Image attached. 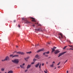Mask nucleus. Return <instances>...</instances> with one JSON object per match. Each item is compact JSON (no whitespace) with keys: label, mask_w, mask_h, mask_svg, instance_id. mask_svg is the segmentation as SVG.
<instances>
[{"label":"nucleus","mask_w":73,"mask_h":73,"mask_svg":"<svg viewBox=\"0 0 73 73\" xmlns=\"http://www.w3.org/2000/svg\"><path fill=\"white\" fill-rule=\"evenodd\" d=\"M22 19L23 20H24L25 23H26V24H28L29 23V22L27 20V19L24 18H22Z\"/></svg>","instance_id":"f257e3e1"},{"label":"nucleus","mask_w":73,"mask_h":73,"mask_svg":"<svg viewBox=\"0 0 73 73\" xmlns=\"http://www.w3.org/2000/svg\"><path fill=\"white\" fill-rule=\"evenodd\" d=\"M12 61L14 63H16V64H18L19 62V60L17 59H15L13 60H12Z\"/></svg>","instance_id":"f03ea898"},{"label":"nucleus","mask_w":73,"mask_h":73,"mask_svg":"<svg viewBox=\"0 0 73 73\" xmlns=\"http://www.w3.org/2000/svg\"><path fill=\"white\" fill-rule=\"evenodd\" d=\"M66 53V52H62L60 53H59V55L58 56V57H60V56H62V55H63V54H64L65 53Z\"/></svg>","instance_id":"7ed1b4c3"},{"label":"nucleus","mask_w":73,"mask_h":73,"mask_svg":"<svg viewBox=\"0 0 73 73\" xmlns=\"http://www.w3.org/2000/svg\"><path fill=\"white\" fill-rule=\"evenodd\" d=\"M35 31H42V30H41V28H39L35 29Z\"/></svg>","instance_id":"20e7f679"},{"label":"nucleus","mask_w":73,"mask_h":73,"mask_svg":"<svg viewBox=\"0 0 73 73\" xmlns=\"http://www.w3.org/2000/svg\"><path fill=\"white\" fill-rule=\"evenodd\" d=\"M60 51L58 50H57L55 51L54 53H55V54H58V53H60Z\"/></svg>","instance_id":"39448f33"},{"label":"nucleus","mask_w":73,"mask_h":73,"mask_svg":"<svg viewBox=\"0 0 73 73\" xmlns=\"http://www.w3.org/2000/svg\"><path fill=\"white\" fill-rule=\"evenodd\" d=\"M43 50H44V49H41L37 51V53H39V52H41V51H43Z\"/></svg>","instance_id":"423d86ee"},{"label":"nucleus","mask_w":73,"mask_h":73,"mask_svg":"<svg viewBox=\"0 0 73 73\" xmlns=\"http://www.w3.org/2000/svg\"><path fill=\"white\" fill-rule=\"evenodd\" d=\"M49 51H48L47 52H45L43 53V55H45V54H49Z\"/></svg>","instance_id":"0eeeda50"},{"label":"nucleus","mask_w":73,"mask_h":73,"mask_svg":"<svg viewBox=\"0 0 73 73\" xmlns=\"http://www.w3.org/2000/svg\"><path fill=\"white\" fill-rule=\"evenodd\" d=\"M40 65V63H38L36 64L35 66L36 68H38V66Z\"/></svg>","instance_id":"6e6552de"},{"label":"nucleus","mask_w":73,"mask_h":73,"mask_svg":"<svg viewBox=\"0 0 73 73\" xmlns=\"http://www.w3.org/2000/svg\"><path fill=\"white\" fill-rule=\"evenodd\" d=\"M9 57L8 56H7L5 58V60H9Z\"/></svg>","instance_id":"1a4fd4ad"},{"label":"nucleus","mask_w":73,"mask_h":73,"mask_svg":"<svg viewBox=\"0 0 73 73\" xmlns=\"http://www.w3.org/2000/svg\"><path fill=\"white\" fill-rule=\"evenodd\" d=\"M29 57L28 56L27 58H25V60L26 61H28V59H29Z\"/></svg>","instance_id":"9d476101"},{"label":"nucleus","mask_w":73,"mask_h":73,"mask_svg":"<svg viewBox=\"0 0 73 73\" xmlns=\"http://www.w3.org/2000/svg\"><path fill=\"white\" fill-rule=\"evenodd\" d=\"M31 65H28L27 68V69H29V68H31Z\"/></svg>","instance_id":"9b49d317"},{"label":"nucleus","mask_w":73,"mask_h":73,"mask_svg":"<svg viewBox=\"0 0 73 73\" xmlns=\"http://www.w3.org/2000/svg\"><path fill=\"white\" fill-rule=\"evenodd\" d=\"M4 69H5L4 68H1V71H2L3 72H4Z\"/></svg>","instance_id":"f8f14e48"},{"label":"nucleus","mask_w":73,"mask_h":73,"mask_svg":"<svg viewBox=\"0 0 73 73\" xmlns=\"http://www.w3.org/2000/svg\"><path fill=\"white\" fill-rule=\"evenodd\" d=\"M21 52H16V53H17V54H21Z\"/></svg>","instance_id":"ddd939ff"},{"label":"nucleus","mask_w":73,"mask_h":73,"mask_svg":"<svg viewBox=\"0 0 73 73\" xmlns=\"http://www.w3.org/2000/svg\"><path fill=\"white\" fill-rule=\"evenodd\" d=\"M7 73H13V71L12 70L9 71Z\"/></svg>","instance_id":"4468645a"},{"label":"nucleus","mask_w":73,"mask_h":73,"mask_svg":"<svg viewBox=\"0 0 73 73\" xmlns=\"http://www.w3.org/2000/svg\"><path fill=\"white\" fill-rule=\"evenodd\" d=\"M25 54V53L23 52H21V54L22 55H24Z\"/></svg>","instance_id":"2eb2a0df"},{"label":"nucleus","mask_w":73,"mask_h":73,"mask_svg":"<svg viewBox=\"0 0 73 73\" xmlns=\"http://www.w3.org/2000/svg\"><path fill=\"white\" fill-rule=\"evenodd\" d=\"M36 61H37V60H36V59L35 58L33 59V62H36Z\"/></svg>","instance_id":"dca6fc26"},{"label":"nucleus","mask_w":73,"mask_h":73,"mask_svg":"<svg viewBox=\"0 0 73 73\" xmlns=\"http://www.w3.org/2000/svg\"><path fill=\"white\" fill-rule=\"evenodd\" d=\"M38 57H39V56H38V54L36 55L35 56V58H38Z\"/></svg>","instance_id":"f3484780"},{"label":"nucleus","mask_w":73,"mask_h":73,"mask_svg":"<svg viewBox=\"0 0 73 73\" xmlns=\"http://www.w3.org/2000/svg\"><path fill=\"white\" fill-rule=\"evenodd\" d=\"M59 35H60L61 37V38H63V37H62V34H61V33H60Z\"/></svg>","instance_id":"a211bd4d"},{"label":"nucleus","mask_w":73,"mask_h":73,"mask_svg":"<svg viewBox=\"0 0 73 73\" xmlns=\"http://www.w3.org/2000/svg\"><path fill=\"white\" fill-rule=\"evenodd\" d=\"M31 51H30L29 52H27V54H31Z\"/></svg>","instance_id":"6ab92c4d"},{"label":"nucleus","mask_w":73,"mask_h":73,"mask_svg":"<svg viewBox=\"0 0 73 73\" xmlns=\"http://www.w3.org/2000/svg\"><path fill=\"white\" fill-rule=\"evenodd\" d=\"M52 52H54L55 50L54 48H52Z\"/></svg>","instance_id":"aec40b11"},{"label":"nucleus","mask_w":73,"mask_h":73,"mask_svg":"<svg viewBox=\"0 0 73 73\" xmlns=\"http://www.w3.org/2000/svg\"><path fill=\"white\" fill-rule=\"evenodd\" d=\"M44 72L45 73H48V70L46 69V71H44Z\"/></svg>","instance_id":"412c9836"},{"label":"nucleus","mask_w":73,"mask_h":73,"mask_svg":"<svg viewBox=\"0 0 73 73\" xmlns=\"http://www.w3.org/2000/svg\"><path fill=\"white\" fill-rule=\"evenodd\" d=\"M68 46H70V47H71V48H73V47L72 45L70 46V45H68Z\"/></svg>","instance_id":"4be33fe9"},{"label":"nucleus","mask_w":73,"mask_h":73,"mask_svg":"<svg viewBox=\"0 0 73 73\" xmlns=\"http://www.w3.org/2000/svg\"><path fill=\"white\" fill-rule=\"evenodd\" d=\"M66 47H67V46H64V47L63 48V49H65Z\"/></svg>","instance_id":"5701e85b"},{"label":"nucleus","mask_w":73,"mask_h":73,"mask_svg":"<svg viewBox=\"0 0 73 73\" xmlns=\"http://www.w3.org/2000/svg\"><path fill=\"white\" fill-rule=\"evenodd\" d=\"M20 66L21 68H23V65H20Z\"/></svg>","instance_id":"b1692460"},{"label":"nucleus","mask_w":73,"mask_h":73,"mask_svg":"<svg viewBox=\"0 0 73 73\" xmlns=\"http://www.w3.org/2000/svg\"><path fill=\"white\" fill-rule=\"evenodd\" d=\"M51 67H53V64H52V65H50Z\"/></svg>","instance_id":"393cba45"},{"label":"nucleus","mask_w":73,"mask_h":73,"mask_svg":"<svg viewBox=\"0 0 73 73\" xmlns=\"http://www.w3.org/2000/svg\"><path fill=\"white\" fill-rule=\"evenodd\" d=\"M67 61H68V60H66V61L64 62V64H65V63H66V62H67Z\"/></svg>","instance_id":"a878e982"},{"label":"nucleus","mask_w":73,"mask_h":73,"mask_svg":"<svg viewBox=\"0 0 73 73\" xmlns=\"http://www.w3.org/2000/svg\"><path fill=\"white\" fill-rule=\"evenodd\" d=\"M12 58H13V57H16V56L15 55H14V56H13L12 57Z\"/></svg>","instance_id":"bb28decb"},{"label":"nucleus","mask_w":73,"mask_h":73,"mask_svg":"<svg viewBox=\"0 0 73 73\" xmlns=\"http://www.w3.org/2000/svg\"><path fill=\"white\" fill-rule=\"evenodd\" d=\"M15 57H19V55H15Z\"/></svg>","instance_id":"cd10ccee"},{"label":"nucleus","mask_w":73,"mask_h":73,"mask_svg":"<svg viewBox=\"0 0 73 73\" xmlns=\"http://www.w3.org/2000/svg\"><path fill=\"white\" fill-rule=\"evenodd\" d=\"M5 61V59H4L3 60H2V61Z\"/></svg>","instance_id":"c85d7f7f"},{"label":"nucleus","mask_w":73,"mask_h":73,"mask_svg":"<svg viewBox=\"0 0 73 73\" xmlns=\"http://www.w3.org/2000/svg\"><path fill=\"white\" fill-rule=\"evenodd\" d=\"M13 54H11L10 55V57H12L13 56Z\"/></svg>","instance_id":"c756f323"},{"label":"nucleus","mask_w":73,"mask_h":73,"mask_svg":"<svg viewBox=\"0 0 73 73\" xmlns=\"http://www.w3.org/2000/svg\"><path fill=\"white\" fill-rule=\"evenodd\" d=\"M45 56H46V57H48V55H45Z\"/></svg>","instance_id":"7c9ffc66"},{"label":"nucleus","mask_w":73,"mask_h":73,"mask_svg":"<svg viewBox=\"0 0 73 73\" xmlns=\"http://www.w3.org/2000/svg\"><path fill=\"white\" fill-rule=\"evenodd\" d=\"M35 64V62H32L31 63V64Z\"/></svg>","instance_id":"2f4dec72"},{"label":"nucleus","mask_w":73,"mask_h":73,"mask_svg":"<svg viewBox=\"0 0 73 73\" xmlns=\"http://www.w3.org/2000/svg\"><path fill=\"white\" fill-rule=\"evenodd\" d=\"M39 69H41V66H39Z\"/></svg>","instance_id":"473e14b6"},{"label":"nucleus","mask_w":73,"mask_h":73,"mask_svg":"<svg viewBox=\"0 0 73 73\" xmlns=\"http://www.w3.org/2000/svg\"><path fill=\"white\" fill-rule=\"evenodd\" d=\"M32 21H35V22H36V21L35 20H32Z\"/></svg>","instance_id":"72a5a7b5"},{"label":"nucleus","mask_w":73,"mask_h":73,"mask_svg":"<svg viewBox=\"0 0 73 73\" xmlns=\"http://www.w3.org/2000/svg\"><path fill=\"white\" fill-rule=\"evenodd\" d=\"M56 48H57V47H55L54 46V49H56Z\"/></svg>","instance_id":"f704fd0d"},{"label":"nucleus","mask_w":73,"mask_h":73,"mask_svg":"<svg viewBox=\"0 0 73 73\" xmlns=\"http://www.w3.org/2000/svg\"><path fill=\"white\" fill-rule=\"evenodd\" d=\"M31 19H35V18H33V17H31Z\"/></svg>","instance_id":"c9c22d12"},{"label":"nucleus","mask_w":73,"mask_h":73,"mask_svg":"<svg viewBox=\"0 0 73 73\" xmlns=\"http://www.w3.org/2000/svg\"><path fill=\"white\" fill-rule=\"evenodd\" d=\"M44 63H42V66H44Z\"/></svg>","instance_id":"e433bc0d"},{"label":"nucleus","mask_w":73,"mask_h":73,"mask_svg":"<svg viewBox=\"0 0 73 73\" xmlns=\"http://www.w3.org/2000/svg\"><path fill=\"white\" fill-rule=\"evenodd\" d=\"M68 42H69V43H71V42H70V40H68Z\"/></svg>","instance_id":"4c0bfd02"},{"label":"nucleus","mask_w":73,"mask_h":73,"mask_svg":"<svg viewBox=\"0 0 73 73\" xmlns=\"http://www.w3.org/2000/svg\"><path fill=\"white\" fill-rule=\"evenodd\" d=\"M53 64H54L55 63V62H54V61H53V62L52 63V64H53Z\"/></svg>","instance_id":"58836bf2"},{"label":"nucleus","mask_w":73,"mask_h":73,"mask_svg":"<svg viewBox=\"0 0 73 73\" xmlns=\"http://www.w3.org/2000/svg\"><path fill=\"white\" fill-rule=\"evenodd\" d=\"M69 50H73V48H70L69 49Z\"/></svg>","instance_id":"ea45409f"},{"label":"nucleus","mask_w":73,"mask_h":73,"mask_svg":"<svg viewBox=\"0 0 73 73\" xmlns=\"http://www.w3.org/2000/svg\"><path fill=\"white\" fill-rule=\"evenodd\" d=\"M60 64V62H59L58 63V64L57 65H59Z\"/></svg>","instance_id":"a19ab883"},{"label":"nucleus","mask_w":73,"mask_h":73,"mask_svg":"<svg viewBox=\"0 0 73 73\" xmlns=\"http://www.w3.org/2000/svg\"><path fill=\"white\" fill-rule=\"evenodd\" d=\"M28 71L27 70H26L25 71V72H27Z\"/></svg>","instance_id":"79ce46f5"},{"label":"nucleus","mask_w":73,"mask_h":73,"mask_svg":"<svg viewBox=\"0 0 73 73\" xmlns=\"http://www.w3.org/2000/svg\"><path fill=\"white\" fill-rule=\"evenodd\" d=\"M58 68H60V66H58Z\"/></svg>","instance_id":"37998d69"},{"label":"nucleus","mask_w":73,"mask_h":73,"mask_svg":"<svg viewBox=\"0 0 73 73\" xmlns=\"http://www.w3.org/2000/svg\"><path fill=\"white\" fill-rule=\"evenodd\" d=\"M19 28H20V25H19Z\"/></svg>","instance_id":"c03bdc74"},{"label":"nucleus","mask_w":73,"mask_h":73,"mask_svg":"<svg viewBox=\"0 0 73 73\" xmlns=\"http://www.w3.org/2000/svg\"><path fill=\"white\" fill-rule=\"evenodd\" d=\"M50 42H48V44H50Z\"/></svg>","instance_id":"a18cd8bd"},{"label":"nucleus","mask_w":73,"mask_h":73,"mask_svg":"<svg viewBox=\"0 0 73 73\" xmlns=\"http://www.w3.org/2000/svg\"><path fill=\"white\" fill-rule=\"evenodd\" d=\"M59 39H60L61 38L60 37V36H59Z\"/></svg>","instance_id":"49530a36"},{"label":"nucleus","mask_w":73,"mask_h":73,"mask_svg":"<svg viewBox=\"0 0 73 73\" xmlns=\"http://www.w3.org/2000/svg\"><path fill=\"white\" fill-rule=\"evenodd\" d=\"M68 70L67 71H66V73H68Z\"/></svg>","instance_id":"de8ad7c7"},{"label":"nucleus","mask_w":73,"mask_h":73,"mask_svg":"<svg viewBox=\"0 0 73 73\" xmlns=\"http://www.w3.org/2000/svg\"><path fill=\"white\" fill-rule=\"evenodd\" d=\"M48 62H46V64H48Z\"/></svg>","instance_id":"09e8293b"},{"label":"nucleus","mask_w":73,"mask_h":73,"mask_svg":"<svg viewBox=\"0 0 73 73\" xmlns=\"http://www.w3.org/2000/svg\"><path fill=\"white\" fill-rule=\"evenodd\" d=\"M41 64H40L39 65V66H41Z\"/></svg>","instance_id":"8fccbe9b"},{"label":"nucleus","mask_w":73,"mask_h":73,"mask_svg":"<svg viewBox=\"0 0 73 73\" xmlns=\"http://www.w3.org/2000/svg\"><path fill=\"white\" fill-rule=\"evenodd\" d=\"M33 27H35V25H33Z\"/></svg>","instance_id":"3c124183"},{"label":"nucleus","mask_w":73,"mask_h":73,"mask_svg":"<svg viewBox=\"0 0 73 73\" xmlns=\"http://www.w3.org/2000/svg\"><path fill=\"white\" fill-rule=\"evenodd\" d=\"M25 65V63H23V65Z\"/></svg>","instance_id":"603ef678"},{"label":"nucleus","mask_w":73,"mask_h":73,"mask_svg":"<svg viewBox=\"0 0 73 73\" xmlns=\"http://www.w3.org/2000/svg\"><path fill=\"white\" fill-rule=\"evenodd\" d=\"M16 47H17V48H18V46H17Z\"/></svg>","instance_id":"864d4df0"},{"label":"nucleus","mask_w":73,"mask_h":73,"mask_svg":"<svg viewBox=\"0 0 73 73\" xmlns=\"http://www.w3.org/2000/svg\"><path fill=\"white\" fill-rule=\"evenodd\" d=\"M50 57H48V58H50Z\"/></svg>","instance_id":"5fc2aeb1"},{"label":"nucleus","mask_w":73,"mask_h":73,"mask_svg":"<svg viewBox=\"0 0 73 73\" xmlns=\"http://www.w3.org/2000/svg\"><path fill=\"white\" fill-rule=\"evenodd\" d=\"M20 68V67H17V68Z\"/></svg>","instance_id":"6e6d98bb"},{"label":"nucleus","mask_w":73,"mask_h":73,"mask_svg":"<svg viewBox=\"0 0 73 73\" xmlns=\"http://www.w3.org/2000/svg\"><path fill=\"white\" fill-rule=\"evenodd\" d=\"M37 45V46H38V45H39V44H38Z\"/></svg>","instance_id":"4d7b16f0"},{"label":"nucleus","mask_w":73,"mask_h":73,"mask_svg":"<svg viewBox=\"0 0 73 73\" xmlns=\"http://www.w3.org/2000/svg\"><path fill=\"white\" fill-rule=\"evenodd\" d=\"M14 22H16V21L15 20L14 21Z\"/></svg>","instance_id":"13d9d810"},{"label":"nucleus","mask_w":73,"mask_h":73,"mask_svg":"<svg viewBox=\"0 0 73 73\" xmlns=\"http://www.w3.org/2000/svg\"><path fill=\"white\" fill-rule=\"evenodd\" d=\"M54 69H56V68L55 67Z\"/></svg>","instance_id":"bf43d9fd"},{"label":"nucleus","mask_w":73,"mask_h":73,"mask_svg":"<svg viewBox=\"0 0 73 73\" xmlns=\"http://www.w3.org/2000/svg\"><path fill=\"white\" fill-rule=\"evenodd\" d=\"M39 25H41V24H39Z\"/></svg>","instance_id":"052dcab7"},{"label":"nucleus","mask_w":73,"mask_h":73,"mask_svg":"<svg viewBox=\"0 0 73 73\" xmlns=\"http://www.w3.org/2000/svg\"><path fill=\"white\" fill-rule=\"evenodd\" d=\"M35 24H38V23H35Z\"/></svg>","instance_id":"680f3d73"},{"label":"nucleus","mask_w":73,"mask_h":73,"mask_svg":"<svg viewBox=\"0 0 73 73\" xmlns=\"http://www.w3.org/2000/svg\"><path fill=\"white\" fill-rule=\"evenodd\" d=\"M16 51H15V52H16Z\"/></svg>","instance_id":"e2e57ef3"},{"label":"nucleus","mask_w":73,"mask_h":73,"mask_svg":"<svg viewBox=\"0 0 73 73\" xmlns=\"http://www.w3.org/2000/svg\"><path fill=\"white\" fill-rule=\"evenodd\" d=\"M35 46H36V45H35Z\"/></svg>","instance_id":"0e129e2a"},{"label":"nucleus","mask_w":73,"mask_h":73,"mask_svg":"<svg viewBox=\"0 0 73 73\" xmlns=\"http://www.w3.org/2000/svg\"><path fill=\"white\" fill-rule=\"evenodd\" d=\"M40 70H41V69H40Z\"/></svg>","instance_id":"69168bd1"},{"label":"nucleus","mask_w":73,"mask_h":73,"mask_svg":"<svg viewBox=\"0 0 73 73\" xmlns=\"http://www.w3.org/2000/svg\"><path fill=\"white\" fill-rule=\"evenodd\" d=\"M0 40H1V39H0Z\"/></svg>","instance_id":"338daca9"}]
</instances>
